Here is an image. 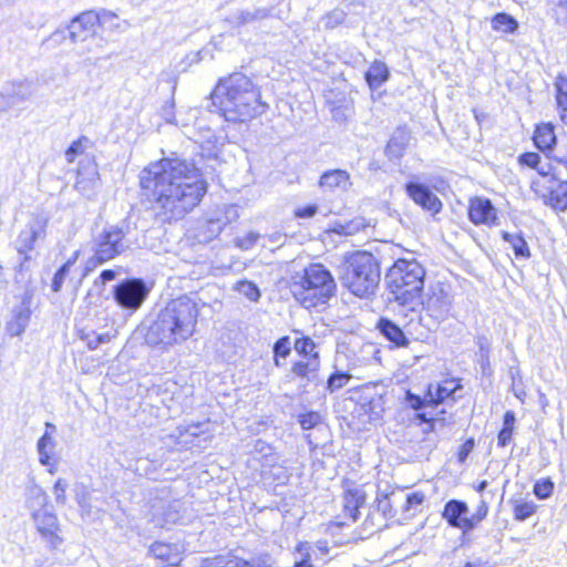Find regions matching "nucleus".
<instances>
[{"label":"nucleus","instance_id":"f257e3e1","mask_svg":"<svg viewBox=\"0 0 567 567\" xmlns=\"http://www.w3.org/2000/svg\"><path fill=\"white\" fill-rule=\"evenodd\" d=\"M141 186L150 192L156 214L171 223L184 218L207 192L196 166L183 158H163L150 164L141 174Z\"/></svg>","mask_w":567,"mask_h":567},{"label":"nucleus","instance_id":"f03ea898","mask_svg":"<svg viewBox=\"0 0 567 567\" xmlns=\"http://www.w3.org/2000/svg\"><path fill=\"white\" fill-rule=\"evenodd\" d=\"M198 316L199 306L195 298L187 295L174 298L148 326L145 340L152 347L179 344L194 334Z\"/></svg>","mask_w":567,"mask_h":567},{"label":"nucleus","instance_id":"7ed1b4c3","mask_svg":"<svg viewBox=\"0 0 567 567\" xmlns=\"http://www.w3.org/2000/svg\"><path fill=\"white\" fill-rule=\"evenodd\" d=\"M213 105L228 122H246L261 115L267 104L250 78L236 72L220 79L210 95Z\"/></svg>","mask_w":567,"mask_h":567},{"label":"nucleus","instance_id":"20e7f679","mask_svg":"<svg viewBox=\"0 0 567 567\" xmlns=\"http://www.w3.org/2000/svg\"><path fill=\"white\" fill-rule=\"evenodd\" d=\"M425 269L415 259H398L385 275V285L393 299L411 311L421 303Z\"/></svg>","mask_w":567,"mask_h":567},{"label":"nucleus","instance_id":"39448f33","mask_svg":"<svg viewBox=\"0 0 567 567\" xmlns=\"http://www.w3.org/2000/svg\"><path fill=\"white\" fill-rule=\"evenodd\" d=\"M381 279L377 258L367 251L348 255L340 265V280L354 296L369 298L374 295Z\"/></svg>","mask_w":567,"mask_h":567},{"label":"nucleus","instance_id":"423d86ee","mask_svg":"<svg viewBox=\"0 0 567 567\" xmlns=\"http://www.w3.org/2000/svg\"><path fill=\"white\" fill-rule=\"evenodd\" d=\"M336 289L334 278L321 264H312L305 268L290 284L292 296L307 309L327 303L334 296Z\"/></svg>","mask_w":567,"mask_h":567},{"label":"nucleus","instance_id":"0eeeda50","mask_svg":"<svg viewBox=\"0 0 567 567\" xmlns=\"http://www.w3.org/2000/svg\"><path fill=\"white\" fill-rule=\"evenodd\" d=\"M453 305V295L449 286L436 282L430 286L425 297L421 296L419 318L429 330H435L439 324L449 318Z\"/></svg>","mask_w":567,"mask_h":567},{"label":"nucleus","instance_id":"6e6552de","mask_svg":"<svg viewBox=\"0 0 567 567\" xmlns=\"http://www.w3.org/2000/svg\"><path fill=\"white\" fill-rule=\"evenodd\" d=\"M127 248L125 234L121 228L116 226L103 228L92 239L93 256L87 261V270L114 259Z\"/></svg>","mask_w":567,"mask_h":567},{"label":"nucleus","instance_id":"1a4fd4ad","mask_svg":"<svg viewBox=\"0 0 567 567\" xmlns=\"http://www.w3.org/2000/svg\"><path fill=\"white\" fill-rule=\"evenodd\" d=\"M116 19L117 14L107 9L84 11L70 21L68 37L74 44L82 43L95 35L97 25H105Z\"/></svg>","mask_w":567,"mask_h":567},{"label":"nucleus","instance_id":"9d476101","mask_svg":"<svg viewBox=\"0 0 567 567\" xmlns=\"http://www.w3.org/2000/svg\"><path fill=\"white\" fill-rule=\"evenodd\" d=\"M49 220V214L35 212L31 215L24 228L19 233L16 240V249L22 257L20 268L31 259L28 252L34 249L37 240L45 237Z\"/></svg>","mask_w":567,"mask_h":567},{"label":"nucleus","instance_id":"9b49d317","mask_svg":"<svg viewBox=\"0 0 567 567\" xmlns=\"http://www.w3.org/2000/svg\"><path fill=\"white\" fill-rule=\"evenodd\" d=\"M533 181V192L543 199L544 204L564 212L567 209V182L559 179Z\"/></svg>","mask_w":567,"mask_h":567},{"label":"nucleus","instance_id":"f8f14e48","mask_svg":"<svg viewBox=\"0 0 567 567\" xmlns=\"http://www.w3.org/2000/svg\"><path fill=\"white\" fill-rule=\"evenodd\" d=\"M148 295V289L142 279H126L114 287L116 302L126 309H138Z\"/></svg>","mask_w":567,"mask_h":567},{"label":"nucleus","instance_id":"ddd939ff","mask_svg":"<svg viewBox=\"0 0 567 567\" xmlns=\"http://www.w3.org/2000/svg\"><path fill=\"white\" fill-rule=\"evenodd\" d=\"M404 190L409 198L422 209L433 215L442 209V202L427 185L420 181V176L413 175L404 185Z\"/></svg>","mask_w":567,"mask_h":567},{"label":"nucleus","instance_id":"4468645a","mask_svg":"<svg viewBox=\"0 0 567 567\" xmlns=\"http://www.w3.org/2000/svg\"><path fill=\"white\" fill-rule=\"evenodd\" d=\"M32 517L41 537L51 548H56L61 545L62 538L59 536L60 525L54 513L44 508L32 513Z\"/></svg>","mask_w":567,"mask_h":567},{"label":"nucleus","instance_id":"2eb2a0df","mask_svg":"<svg viewBox=\"0 0 567 567\" xmlns=\"http://www.w3.org/2000/svg\"><path fill=\"white\" fill-rule=\"evenodd\" d=\"M468 506L465 502L451 499L444 505L442 517L450 526L462 530L463 537L470 533Z\"/></svg>","mask_w":567,"mask_h":567},{"label":"nucleus","instance_id":"dca6fc26","mask_svg":"<svg viewBox=\"0 0 567 567\" xmlns=\"http://www.w3.org/2000/svg\"><path fill=\"white\" fill-rule=\"evenodd\" d=\"M468 216L471 221L475 225H491L497 218L496 209L492 205L491 200L481 197H475L471 199L468 207Z\"/></svg>","mask_w":567,"mask_h":567},{"label":"nucleus","instance_id":"f3484780","mask_svg":"<svg viewBox=\"0 0 567 567\" xmlns=\"http://www.w3.org/2000/svg\"><path fill=\"white\" fill-rule=\"evenodd\" d=\"M350 174L344 169H333L323 173L319 181V186L324 192H333L340 189L348 190L351 187Z\"/></svg>","mask_w":567,"mask_h":567},{"label":"nucleus","instance_id":"a211bd4d","mask_svg":"<svg viewBox=\"0 0 567 567\" xmlns=\"http://www.w3.org/2000/svg\"><path fill=\"white\" fill-rule=\"evenodd\" d=\"M3 89L12 101V106L18 103L29 101L34 93L32 82L27 80L11 82Z\"/></svg>","mask_w":567,"mask_h":567},{"label":"nucleus","instance_id":"6ab92c4d","mask_svg":"<svg viewBox=\"0 0 567 567\" xmlns=\"http://www.w3.org/2000/svg\"><path fill=\"white\" fill-rule=\"evenodd\" d=\"M534 143L542 152H551L556 144V135L554 125L550 123H543L536 126L534 132Z\"/></svg>","mask_w":567,"mask_h":567},{"label":"nucleus","instance_id":"aec40b11","mask_svg":"<svg viewBox=\"0 0 567 567\" xmlns=\"http://www.w3.org/2000/svg\"><path fill=\"white\" fill-rule=\"evenodd\" d=\"M381 334L396 347H405L409 340L402 329L393 321L382 318L378 323Z\"/></svg>","mask_w":567,"mask_h":567},{"label":"nucleus","instance_id":"412c9836","mask_svg":"<svg viewBox=\"0 0 567 567\" xmlns=\"http://www.w3.org/2000/svg\"><path fill=\"white\" fill-rule=\"evenodd\" d=\"M364 503V493L359 489H348L343 494V512L352 522L359 516V508Z\"/></svg>","mask_w":567,"mask_h":567},{"label":"nucleus","instance_id":"4be33fe9","mask_svg":"<svg viewBox=\"0 0 567 567\" xmlns=\"http://www.w3.org/2000/svg\"><path fill=\"white\" fill-rule=\"evenodd\" d=\"M151 554L171 566H176L181 561V556L176 546L166 543H154L150 548Z\"/></svg>","mask_w":567,"mask_h":567},{"label":"nucleus","instance_id":"5701e85b","mask_svg":"<svg viewBox=\"0 0 567 567\" xmlns=\"http://www.w3.org/2000/svg\"><path fill=\"white\" fill-rule=\"evenodd\" d=\"M205 424H190L186 427L185 432H181L183 442L190 444V447L205 449L209 442V436L203 430Z\"/></svg>","mask_w":567,"mask_h":567},{"label":"nucleus","instance_id":"b1692460","mask_svg":"<svg viewBox=\"0 0 567 567\" xmlns=\"http://www.w3.org/2000/svg\"><path fill=\"white\" fill-rule=\"evenodd\" d=\"M30 316L31 312L29 308L24 306L16 309L12 319L7 323V332L12 337H17L23 333L29 324Z\"/></svg>","mask_w":567,"mask_h":567},{"label":"nucleus","instance_id":"393cba45","mask_svg":"<svg viewBox=\"0 0 567 567\" xmlns=\"http://www.w3.org/2000/svg\"><path fill=\"white\" fill-rule=\"evenodd\" d=\"M389 69L384 62L374 61L365 72V81L370 89L377 90L389 79Z\"/></svg>","mask_w":567,"mask_h":567},{"label":"nucleus","instance_id":"a878e982","mask_svg":"<svg viewBox=\"0 0 567 567\" xmlns=\"http://www.w3.org/2000/svg\"><path fill=\"white\" fill-rule=\"evenodd\" d=\"M319 369L318 353L313 354V358H308L307 361L296 362L291 371L295 375L306 379L307 381H312Z\"/></svg>","mask_w":567,"mask_h":567},{"label":"nucleus","instance_id":"bb28decb","mask_svg":"<svg viewBox=\"0 0 567 567\" xmlns=\"http://www.w3.org/2000/svg\"><path fill=\"white\" fill-rule=\"evenodd\" d=\"M555 87L557 105L561 111L560 118L567 125V76L558 75Z\"/></svg>","mask_w":567,"mask_h":567},{"label":"nucleus","instance_id":"cd10ccee","mask_svg":"<svg viewBox=\"0 0 567 567\" xmlns=\"http://www.w3.org/2000/svg\"><path fill=\"white\" fill-rule=\"evenodd\" d=\"M502 237L511 245L516 257L528 258L530 256L528 245L520 234L503 231Z\"/></svg>","mask_w":567,"mask_h":567},{"label":"nucleus","instance_id":"c85d7f7f","mask_svg":"<svg viewBox=\"0 0 567 567\" xmlns=\"http://www.w3.org/2000/svg\"><path fill=\"white\" fill-rule=\"evenodd\" d=\"M48 503V495L45 492L34 485L28 489L27 494V506L34 513L39 509H44Z\"/></svg>","mask_w":567,"mask_h":567},{"label":"nucleus","instance_id":"c756f323","mask_svg":"<svg viewBox=\"0 0 567 567\" xmlns=\"http://www.w3.org/2000/svg\"><path fill=\"white\" fill-rule=\"evenodd\" d=\"M491 22H492V28L495 31H501L504 33H514L518 28L517 21L512 16H509L505 12L496 13L492 18Z\"/></svg>","mask_w":567,"mask_h":567},{"label":"nucleus","instance_id":"7c9ffc66","mask_svg":"<svg viewBox=\"0 0 567 567\" xmlns=\"http://www.w3.org/2000/svg\"><path fill=\"white\" fill-rule=\"evenodd\" d=\"M255 453L257 455L256 458L262 463V467L272 466L278 461V457L274 452L272 446H270L262 440L256 441Z\"/></svg>","mask_w":567,"mask_h":567},{"label":"nucleus","instance_id":"2f4dec72","mask_svg":"<svg viewBox=\"0 0 567 567\" xmlns=\"http://www.w3.org/2000/svg\"><path fill=\"white\" fill-rule=\"evenodd\" d=\"M311 549L312 547L309 543H299L293 553L295 561L292 567H313Z\"/></svg>","mask_w":567,"mask_h":567},{"label":"nucleus","instance_id":"473e14b6","mask_svg":"<svg viewBox=\"0 0 567 567\" xmlns=\"http://www.w3.org/2000/svg\"><path fill=\"white\" fill-rule=\"evenodd\" d=\"M453 392L454 389H449L445 385L430 384L427 388V401L432 403V406H436L451 396Z\"/></svg>","mask_w":567,"mask_h":567},{"label":"nucleus","instance_id":"72a5a7b5","mask_svg":"<svg viewBox=\"0 0 567 567\" xmlns=\"http://www.w3.org/2000/svg\"><path fill=\"white\" fill-rule=\"evenodd\" d=\"M268 16L269 11L267 9L245 10L234 16V22L238 25H244L256 20H262Z\"/></svg>","mask_w":567,"mask_h":567},{"label":"nucleus","instance_id":"f704fd0d","mask_svg":"<svg viewBox=\"0 0 567 567\" xmlns=\"http://www.w3.org/2000/svg\"><path fill=\"white\" fill-rule=\"evenodd\" d=\"M79 252L76 251L72 258H70L61 268L55 272L51 288L54 292H59L63 286V282L69 275L71 267L75 264Z\"/></svg>","mask_w":567,"mask_h":567},{"label":"nucleus","instance_id":"c9c22d12","mask_svg":"<svg viewBox=\"0 0 567 567\" xmlns=\"http://www.w3.org/2000/svg\"><path fill=\"white\" fill-rule=\"evenodd\" d=\"M52 437L44 433L38 441L37 449L39 453V461L43 465H48L51 458V450H52Z\"/></svg>","mask_w":567,"mask_h":567},{"label":"nucleus","instance_id":"e433bc0d","mask_svg":"<svg viewBox=\"0 0 567 567\" xmlns=\"http://www.w3.org/2000/svg\"><path fill=\"white\" fill-rule=\"evenodd\" d=\"M235 289L250 301H257L260 298V290L252 281L240 280L236 284Z\"/></svg>","mask_w":567,"mask_h":567},{"label":"nucleus","instance_id":"4c0bfd02","mask_svg":"<svg viewBox=\"0 0 567 567\" xmlns=\"http://www.w3.org/2000/svg\"><path fill=\"white\" fill-rule=\"evenodd\" d=\"M89 179H85L83 177V172L80 169L79 173H78V178H76V182H75V188L79 189L80 192H86L89 189H92L95 187L99 178V174H97V171L95 167H92L91 171L89 172Z\"/></svg>","mask_w":567,"mask_h":567},{"label":"nucleus","instance_id":"58836bf2","mask_svg":"<svg viewBox=\"0 0 567 567\" xmlns=\"http://www.w3.org/2000/svg\"><path fill=\"white\" fill-rule=\"evenodd\" d=\"M206 567H254L250 563L239 558L215 557Z\"/></svg>","mask_w":567,"mask_h":567},{"label":"nucleus","instance_id":"ea45409f","mask_svg":"<svg viewBox=\"0 0 567 567\" xmlns=\"http://www.w3.org/2000/svg\"><path fill=\"white\" fill-rule=\"evenodd\" d=\"M536 512V505L533 502H520L514 506V518L523 522L529 518Z\"/></svg>","mask_w":567,"mask_h":567},{"label":"nucleus","instance_id":"a19ab883","mask_svg":"<svg viewBox=\"0 0 567 567\" xmlns=\"http://www.w3.org/2000/svg\"><path fill=\"white\" fill-rule=\"evenodd\" d=\"M291 352V342L289 337H281L274 344L275 364L279 365L278 357L287 358Z\"/></svg>","mask_w":567,"mask_h":567},{"label":"nucleus","instance_id":"79ce46f5","mask_svg":"<svg viewBox=\"0 0 567 567\" xmlns=\"http://www.w3.org/2000/svg\"><path fill=\"white\" fill-rule=\"evenodd\" d=\"M365 226L367 225H365L363 218H355L344 225H338V227L334 229V231L340 235L349 236V235H353V234L358 233L359 230L363 229Z\"/></svg>","mask_w":567,"mask_h":567},{"label":"nucleus","instance_id":"37998d69","mask_svg":"<svg viewBox=\"0 0 567 567\" xmlns=\"http://www.w3.org/2000/svg\"><path fill=\"white\" fill-rule=\"evenodd\" d=\"M351 379V375L346 372H336L331 374L327 381V389L330 392H334L343 388L348 381Z\"/></svg>","mask_w":567,"mask_h":567},{"label":"nucleus","instance_id":"c03bdc74","mask_svg":"<svg viewBox=\"0 0 567 567\" xmlns=\"http://www.w3.org/2000/svg\"><path fill=\"white\" fill-rule=\"evenodd\" d=\"M489 507L485 499L481 498L475 513L470 517V532H472L483 519L486 518Z\"/></svg>","mask_w":567,"mask_h":567},{"label":"nucleus","instance_id":"a18cd8bd","mask_svg":"<svg viewBox=\"0 0 567 567\" xmlns=\"http://www.w3.org/2000/svg\"><path fill=\"white\" fill-rule=\"evenodd\" d=\"M295 350L305 357L313 358L316 344L311 338H300L295 342Z\"/></svg>","mask_w":567,"mask_h":567},{"label":"nucleus","instance_id":"49530a36","mask_svg":"<svg viewBox=\"0 0 567 567\" xmlns=\"http://www.w3.org/2000/svg\"><path fill=\"white\" fill-rule=\"evenodd\" d=\"M377 509L384 517H393L395 515V511L392 506V499L388 494H381L377 497Z\"/></svg>","mask_w":567,"mask_h":567},{"label":"nucleus","instance_id":"de8ad7c7","mask_svg":"<svg viewBox=\"0 0 567 567\" xmlns=\"http://www.w3.org/2000/svg\"><path fill=\"white\" fill-rule=\"evenodd\" d=\"M553 491L554 483L549 478L536 482L534 485V494L539 499H546L551 495Z\"/></svg>","mask_w":567,"mask_h":567},{"label":"nucleus","instance_id":"09e8293b","mask_svg":"<svg viewBox=\"0 0 567 567\" xmlns=\"http://www.w3.org/2000/svg\"><path fill=\"white\" fill-rule=\"evenodd\" d=\"M405 399L410 406L416 411L426 406H432V403L427 401V392L423 398H421L420 395H416L411 391H408Z\"/></svg>","mask_w":567,"mask_h":567},{"label":"nucleus","instance_id":"8fccbe9b","mask_svg":"<svg viewBox=\"0 0 567 567\" xmlns=\"http://www.w3.org/2000/svg\"><path fill=\"white\" fill-rule=\"evenodd\" d=\"M258 238V233L249 231L245 236L236 238V245L243 250H249L256 245Z\"/></svg>","mask_w":567,"mask_h":567},{"label":"nucleus","instance_id":"3c124183","mask_svg":"<svg viewBox=\"0 0 567 567\" xmlns=\"http://www.w3.org/2000/svg\"><path fill=\"white\" fill-rule=\"evenodd\" d=\"M425 499V495L422 492H414L405 497V503L403 505V511L409 512L416 506H420Z\"/></svg>","mask_w":567,"mask_h":567},{"label":"nucleus","instance_id":"603ef678","mask_svg":"<svg viewBox=\"0 0 567 567\" xmlns=\"http://www.w3.org/2000/svg\"><path fill=\"white\" fill-rule=\"evenodd\" d=\"M102 27L112 33H122L128 30L132 27V24L128 20H120L117 18L116 20H112L111 22Z\"/></svg>","mask_w":567,"mask_h":567},{"label":"nucleus","instance_id":"864d4df0","mask_svg":"<svg viewBox=\"0 0 567 567\" xmlns=\"http://www.w3.org/2000/svg\"><path fill=\"white\" fill-rule=\"evenodd\" d=\"M66 488H68V483H66L65 480L59 478L55 482V484L53 486V494H54L56 503L65 504V501H66L65 491H66Z\"/></svg>","mask_w":567,"mask_h":567},{"label":"nucleus","instance_id":"5fc2aeb1","mask_svg":"<svg viewBox=\"0 0 567 567\" xmlns=\"http://www.w3.org/2000/svg\"><path fill=\"white\" fill-rule=\"evenodd\" d=\"M320 421V415L316 412H310L300 415L299 423L303 430H310L315 427Z\"/></svg>","mask_w":567,"mask_h":567},{"label":"nucleus","instance_id":"6e6d98bb","mask_svg":"<svg viewBox=\"0 0 567 567\" xmlns=\"http://www.w3.org/2000/svg\"><path fill=\"white\" fill-rule=\"evenodd\" d=\"M539 161H540V156L537 153H532V152L524 153V154L519 155V157H518L519 164L525 165L530 168H534V169H536V167H538Z\"/></svg>","mask_w":567,"mask_h":567},{"label":"nucleus","instance_id":"4d7b16f0","mask_svg":"<svg viewBox=\"0 0 567 567\" xmlns=\"http://www.w3.org/2000/svg\"><path fill=\"white\" fill-rule=\"evenodd\" d=\"M536 171L539 174V178H537L536 181L547 179V182H548L550 179H557L551 173L553 166L550 163H542L539 161V164H538V167H536Z\"/></svg>","mask_w":567,"mask_h":567},{"label":"nucleus","instance_id":"13d9d810","mask_svg":"<svg viewBox=\"0 0 567 567\" xmlns=\"http://www.w3.org/2000/svg\"><path fill=\"white\" fill-rule=\"evenodd\" d=\"M110 341L109 333H101V334H93V336H86V344L89 349L94 350L100 344L106 343Z\"/></svg>","mask_w":567,"mask_h":567},{"label":"nucleus","instance_id":"bf43d9fd","mask_svg":"<svg viewBox=\"0 0 567 567\" xmlns=\"http://www.w3.org/2000/svg\"><path fill=\"white\" fill-rule=\"evenodd\" d=\"M83 152L82 140L74 141L65 151V157L69 163H72L76 155Z\"/></svg>","mask_w":567,"mask_h":567},{"label":"nucleus","instance_id":"052dcab7","mask_svg":"<svg viewBox=\"0 0 567 567\" xmlns=\"http://www.w3.org/2000/svg\"><path fill=\"white\" fill-rule=\"evenodd\" d=\"M76 502L82 511V515L91 513L92 506H91V502H90V495L87 492L78 493Z\"/></svg>","mask_w":567,"mask_h":567},{"label":"nucleus","instance_id":"680f3d73","mask_svg":"<svg viewBox=\"0 0 567 567\" xmlns=\"http://www.w3.org/2000/svg\"><path fill=\"white\" fill-rule=\"evenodd\" d=\"M474 449V440L473 439H468L467 441H465L462 446L460 447V451H458V461L460 462H465V460L467 458V456L470 455V453L473 451Z\"/></svg>","mask_w":567,"mask_h":567},{"label":"nucleus","instance_id":"e2e57ef3","mask_svg":"<svg viewBox=\"0 0 567 567\" xmlns=\"http://www.w3.org/2000/svg\"><path fill=\"white\" fill-rule=\"evenodd\" d=\"M404 146L402 144H399L395 138H391L386 146V153L390 156H402Z\"/></svg>","mask_w":567,"mask_h":567},{"label":"nucleus","instance_id":"0e129e2a","mask_svg":"<svg viewBox=\"0 0 567 567\" xmlns=\"http://www.w3.org/2000/svg\"><path fill=\"white\" fill-rule=\"evenodd\" d=\"M66 38H69V37H68V34H66V32L64 30H55L47 39L43 40L42 44H47V43H50V42H54L55 44H60Z\"/></svg>","mask_w":567,"mask_h":567},{"label":"nucleus","instance_id":"69168bd1","mask_svg":"<svg viewBox=\"0 0 567 567\" xmlns=\"http://www.w3.org/2000/svg\"><path fill=\"white\" fill-rule=\"evenodd\" d=\"M318 212L317 205H307L306 207L298 208L296 210V216L299 218H310L313 217Z\"/></svg>","mask_w":567,"mask_h":567},{"label":"nucleus","instance_id":"338daca9","mask_svg":"<svg viewBox=\"0 0 567 567\" xmlns=\"http://www.w3.org/2000/svg\"><path fill=\"white\" fill-rule=\"evenodd\" d=\"M513 431L503 429L499 431L497 436V443L499 446H506L512 441Z\"/></svg>","mask_w":567,"mask_h":567},{"label":"nucleus","instance_id":"774afa93","mask_svg":"<svg viewBox=\"0 0 567 567\" xmlns=\"http://www.w3.org/2000/svg\"><path fill=\"white\" fill-rule=\"evenodd\" d=\"M12 107V101L8 96L4 89L0 92V113L7 112Z\"/></svg>","mask_w":567,"mask_h":567}]
</instances>
